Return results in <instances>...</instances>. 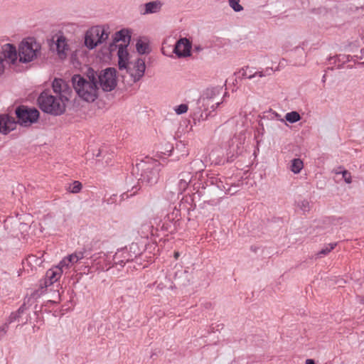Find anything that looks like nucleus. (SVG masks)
<instances>
[{"label": "nucleus", "mask_w": 364, "mask_h": 364, "mask_svg": "<svg viewBox=\"0 0 364 364\" xmlns=\"http://www.w3.org/2000/svg\"><path fill=\"white\" fill-rule=\"evenodd\" d=\"M73 88L83 101L93 102L99 97V87L95 80V70L89 68L85 75H74L72 77Z\"/></svg>", "instance_id": "1"}, {"label": "nucleus", "mask_w": 364, "mask_h": 364, "mask_svg": "<svg viewBox=\"0 0 364 364\" xmlns=\"http://www.w3.org/2000/svg\"><path fill=\"white\" fill-rule=\"evenodd\" d=\"M160 170L161 164L157 161L149 159L137 164L133 168L132 174L138 176L141 171L140 177L137 178L138 184L153 185L159 180Z\"/></svg>", "instance_id": "2"}, {"label": "nucleus", "mask_w": 364, "mask_h": 364, "mask_svg": "<svg viewBox=\"0 0 364 364\" xmlns=\"http://www.w3.org/2000/svg\"><path fill=\"white\" fill-rule=\"evenodd\" d=\"M38 103L43 112L53 115H60L65 111L63 96L55 97L47 90L41 93L38 98Z\"/></svg>", "instance_id": "3"}, {"label": "nucleus", "mask_w": 364, "mask_h": 364, "mask_svg": "<svg viewBox=\"0 0 364 364\" xmlns=\"http://www.w3.org/2000/svg\"><path fill=\"white\" fill-rule=\"evenodd\" d=\"M221 87H208L203 93L202 96L197 102L198 107L194 111V114H200L199 119L205 120L208 118V114L203 115L201 112L202 108L205 111L212 109L215 110L222 102H215L216 98L220 95Z\"/></svg>", "instance_id": "4"}, {"label": "nucleus", "mask_w": 364, "mask_h": 364, "mask_svg": "<svg viewBox=\"0 0 364 364\" xmlns=\"http://www.w3.org/2000/svg\"><path fill=\"white\" fill-rule=\"evenodd\" d=\"M41 45L34 38L23 40L18 46L19 60L21 63H29L39 55Z\"/></svg>", "instance_id": "5"}, {"label": "nucleus", "mask_w": 364, "mask_h": 364, "mask_svg": "<svg viewBox=\"0 0 364 364\" xmlns=\"http://www.w3.org/2000/svg\"><path fill=\"white\" fill-rule=\"evenodd\" d=\"M108 28L97 26L89 29L85 36V45L89 49L95 48L97 45L104 43L109 37Z\"/></svg>", "instance_id": "6"}, {"label": "nucleus", "mask_w": 364, "mask_h": 364, "mask_svg": "<svg viewBox=\"0 0 364 364\" xmlns=\"http://www.w3.org/2000/svg\"><path fill=\"white\" fill-rule=\"evenodd\" d=\"M95 80L97 85H100L105 92H110L117 86L116 70L114 68H108L100 73L95 70Z\"/></svg>", "instance_id": "7"}, {"label": "nucleus", "mask_w": 364, "mask_h": 364, "mask_svg": "<svg viewBox=\"0 0 364 364\" xmlns=\"http://www.w3.org/2000/svg\"><path fill=\"white\" fill-rule=\"evenodd\" d=\"M17 58V50L14 45L6 43L1 47L0 50V75L4 73L8 66L16 63Z\"/></svg>", "instance_id": "8"}, {"label": "nucleus", "mask_w": 364, "mask_h": 364, "mask_svg": "<svg viewBox=\"0 0 364 364\" xmlns=\"http://www.w3.org/2000/svg\"><path fill=\"white\" fill-rule=\"evenodd\" d=\"M18 122L24 127L30 126L37 122L39 117V112L35 108H28L24 106L18 107L16 109Z\"/></svg>", "instance_id": "9"}, {"label": "nucleus", "mask_w": 364, "mask_h": 364, "mask_svg": "<svg viewBox=\"0 0 364 364\" xmlns=\"http://www.w3.org/2000/svg\"><path fill=\"white\" fill-rule=\"evenodd\" d=\"M130 64L132 65V67L129 65L125 70L129 74L132 81L136 82L144 75L146 70L145 61L142 58H138L134 63H131Z\"/></svg>", "instance_id": "10"}, {"label": "nucleus", "mask_w": 364, "mask_h": 364, "mask_svg": "<svg viewBox=\"0 0 364 364\" xmlns=\"http://www.w3.org/2000/svg\"><path fill=\"white\" fill-rule=\"evenodd\" d=\"M55 50L60 59H65L70 49L67 38L63 35H57L53 38Z\"/></svg>", "instance_id": "11"}, {"label": "nucleus", "mask_w": 364, "mask_h": 364, "mask_svg": "<svg viewBox=\"0 0 364 364\" xmlns=\"http://www.w3.org/2000/svg\"><path fill=\"white\" fill-rule=\"evenodd\" d=\"M191 43L186 38H180L176 43L173 52L178 58L191 55Z\"/></svg>", "instance_id": "12"}, {"label": "nucleus", "mask_w": 364, "mask_h": 364, "mask_svg": "<svg viewBox=\"0 0 364 364\" xmlns=\"http://www.w3.org/2000/svg\"><path fill=\"white\" fill-rule=\"evenodd\" d=\"M131 41V31L129 29H122L114 34V43L110 45V50H114L115 45H127L129 44Z\"/></svg>", "instance_id": "13"}, {"label": "nucleus", "mask_w": 364, "mask_h": 364, "mask_svg": "<svg viewBox=\"0 0 364 364\" xmlns=\"http://www.w3.org/2000/svg\"><path fill=\"white\" fill-rule=\"evenodd\" d=\"M192 173L189 171H183L179 174L177 188L173 190L174 194H182V193L188 188V184L192 179Z\"/></svg>", "instance_id": "14"}, {"label": "nucleus", "mask_w": 364, "mask_h": 364, "mask_svg": "<svg viewBox=\"0 0 364 364\" xmlns=\"http://www.w3.org/2000/svg\"><path fill=\"white\" fill-rule=\"evenodd\" d=\"M114 47L117 48L118 65L119 70L127 68L130 64L129 63V54L127 51V45H115Z\"/></svg>", "instance_id": "15"}, {"label": "nucleus", "mask_w": 364, "mask_h": 364, "mask_svg": "<svg viewBox=\"0 0 364 364\" xmlns=\"http://www.w3.org/2000/svg\"><path fill=\"white\" fill-rule=\"evenodd\" d=\"M16 122L15 119L8 114L0 115V132L6 134L15 129Z\"/></svg>", "instance_id": "16"}, {"label": "nucleus", "mask_w": 364, "mask_h": 364, "mask_svg": "<svg viewBox=\"0 0 364 364\" xmlns=\"http://www.w3.org/2000/svg\"><path fill=\"white\" fill-rule=\"evenodd\" d=\"M162 6L163 3L159 0L149 1L144 5V9L141 10L140 13L142 15L159 13L161 10Z\"/></svg>", "instance_id": "17"}, {"label": "nucleus", "mask_w": 364, "mask_h": 364, "mask_svg": "<svg viewBox=\"0 0 364 364\" xmlns=\"http://www.w3.org/2000/svg\"><path fill=\"white\" fill-rule=\"evenodd\" d=\"M62 275V270L60 267H53L48 269L46 274L45 285L50 286L57 282Z\"/></svg>", "instance_id": "18"}, {"label": "nucleus", "mask_w": 364, "mask_h": 364, "mask_svg": "<svg viewBox=\"0 0 364 364\" xmlns=\"http://www.w3.org/2000/svg\"><path fill=\"white\" fill-rule=\"evenodd\" d=\"M272 72H273V70L271 68H267L264 70L257 71V72H255V73H252L251 70H249V69L247 68L242 73V75L245 77L251 80L256 77H263L265 76L271 75Z\"/></svg>", "instance_id": "19"}, {"label": "nucleus", "mask_w": 364, "mask_h": 364, "mask_svg": "<svg viewBox=\"0 0 364 364\" xmlns=\"http://www.w3.org/2000/svg\"><path fill=\"white\" fill-rule=\"evenodd\" d=\"M52 87L55 93L58 96H63L62 92L65 90L67 85L63 80L55 78L53 82Z\"/></svg>", "instance_id": "20"}, {"label": "nucleus", "mask_w": 364, "mask_h": 364, "mask_svg": "<svg viewBox=\"0 0 364 364\" xmlns=\"http://www.w3.org/2000/svg\"><path fill=\"white\" fill-rule=\"evenodd\" d=\"M136 49L137 52L141 54H146L149 53V47L147 43L139 40L136 44Z\"/></svg>", "instance_id": "21"}, {"label": "nucleus", "mask_w": 364, "mask_h": 364, "mask_svg": "<svg viewBox=\"0 0 364 364\" xmlns=\"http://www.w3.org/2000/svg\"><path fill=\"white\" fill-rule=\"evenodd\" d=\"M82 185L78 181H75L71 183L68 184L66 190L72 193H77L82 189Z\"/></svg>", "instance_id": "22"}, {"label": "nucleus", "mask_w": 364, "mask_h": 364, "mask_svg": "<svg viewBox=\"0 0 364 364\" xmlns=\"http://www.w3.org/2000/svg\"><path fill=\"white\" fill-rule=\"evenodd\" d=\"M303 166V161L300 159H294L291 161V171L294 173H299Z\"/></svg>", "instance_id": "23"}, {"label": "nucleus", "mask_w": 364, "mask_h": 364, "mask_svg": "<svg viewBox=\"0 0 364 364\" xmlns=\"http://www.w3.org/2000/svg\"><path fill=\"white\" fill-rule=\"evenodd\" d=\"M67 257L68 258V261H70L72 265L77 263L84 257V251H76Z\"/></svg>", "instance_id": "24"}, {"label": "nucleus", "mask_w": 364, "mask_h": 364, "mask_svg": "<svg viewBox=\"0 0 364 364\" xmlns=\"http://www.w3.org/2000/svg\"><path fill=\"white\" fill-rule=\"evenodd\" d=\"M285 119L290 123H295L301 119V116L297 112L292 111L285 114Z\"/></svg>", "instance_id": "25"}, {"label": "nucleus", "mask_w": 364, "mask_h": 364, "mask_svg": "<svg viewBox=\"0 0 364 364\" xmlns=\"http://www.w3.org/2000/svg\"><path fill=\"white\" fill-rule=\"evenodd\" d=\"M26 262L31 265L41 266L43 261L41 257H37L36 255H30L27 258Z\"/></svg>", "instance_id": "26"}, {"label": "nucleus", "mask_w": 364, "mask_h": 364, "mask_svg": "<svg viewBox=\"0 0 364 364\" xmlns=\"http://www.w3.org/2000/svg\"><path fill=\"white\" fill-rule=\"evenodd\" d=\"M336 243H330L323 247L321 251L318 253V255H326L328 254L334 247L336 246Z\"/></svg>", "instance_id": "27"}, {"label": "nucleus", "mask_w": 364, "mask_h": 364, "mask_svg": "<svg viewBox=\"0 0 364 364\" xmlns=\"http://www.w3.org/2000/svg\"><path fill=\"white\" fill-rule=\"evenodd\" d=\"M71 266L70 261H68V257H64L55 267H60L62 270V273L64 269H68Z\"/></svg>", "instance_id": "28"}, {"label": "nucleus", "mask_w": 364, "mask_h": 364, "mask_svg": "<svg viewBox=\"0 0 364 364\" xmlns=\"http://www.w3.org/2000/svg\"><path fill=\"white\" fill-rule=\"evenodd\" d=\"M188 109V107L186 104H181L174 107L175 112L178 115L186 113Z\"/></svg>", "instance_id": "29"}, {"label": "nucleus", "mask_w": 364, "mask_h": 364, "mask_svg": "<svg viewBox=\"0 0 364 364\" xmlns=\"http://www.w3.org/2000/svg\"><path fill=\"white\" fill-rule=\"evenodd\" d=\"M230 7L236 12L243 10V7L239 4V0H230L229 1Z\"/></svg>", "instance_id": "30"}, {"label": "nucleus", "mask_w": 364, "mask_h": 364, "mask_svg": "<svg viewBox=\"0 0 364 364\" xmlns=\"http://www.w3.org/2000/svg\"><path fill=\"white\" fill-rule=\"evenodd\" d=\"M23 312V306H21L16 312L11 313L9 318V322L11 323L16 320L21 313Z\"/></svg>", "instance_id": "31"}, {"label": "nucleus", "mask_w": 364, "mask_h": 364, "mask_svg": "<svg viewBox=\"0 0 364 364\" xmlns=\"http://www.w3.org/2000/svg\"><path fill=\"white\" fill-rule=\"evenodd\" d=\"M299 207L301 210H302L304 212H306L309 210V202L306 200H303L300 201L298 204Z\"/></svg>", "instance_id": "32"}, {"label": "nucleus", "mask_w": 364, "mask_h": 364, "mask_svg": "<svg viewBox=\"0 0 364 364\" xmlns=\"http://www.w3.org/2000/svg\"><path fill=\"white\" fill-rule=\"evenodd\" d=\"M342 174H343V177L344 178V181L347 183H350L352 182L350 173L348 171H343L342 172Z\"/></svg>", "instance_id": "33"}, {"label": "nucleus", "mask_w": 364, "mask_h": 364, "mask_svg": "<svg viewBox=\"0 0 364 364\" xmlns=\"http://www.w3.org/2000/svg\"><path fill=\"white\" fill-rule=\"evenodd\" d=\"M7 329V323L3 324L2 326H0V338L3 337L6 334Z\"/></svg>", "instance_id": "34"}, {"label": "nucleus", "mask_w": 364, "mask_h": 364, "mask_svg": "<svg viewBox=\"0 0 364 364\" xmlns=\"http://www.w3.org/2000/svg\"><path fill=\"white\" fill-rule=\"evenodd\" d=\"M306 364H315V362L312 359H307L306 360Z\"/></svg>", "instance_id": "35"}, {"label": "nucleus", "mask_w": 364, "mask_h": 364, "mask_svg": "<svg viewBox=\"0 0 364 364\" xmlns=\"http://www.w3.org/2000/svg\"><path fill=\"white\" fill-rule=\"evenodd\" d=\"M178 257H179V252H176L174 253V257H175L176 259H178Z\"/></svg>", "instance_id": "36"}, {"label": "nucleus", "mask_w": 364, "mask_h": 364, "mask_svg": "<svg viewBox=\"0 0 364 364\" xmlns=\"http://www.w3.org/2000/svg\"><path fill=\"white\" fill-rule=\"evenodd\" d=\"M119 264L121 266H123V265H124V261H123V260H122V261H120V262H119Z\"/></svg>", "instance_id": "37"}, {"label": "nucleus", "mask_w": 364, "mask_h": 364, "mask_svg": "<svg viewBox=\"0 0 364 364\" xmlns=\"http://www.w3.org/2000/svg\"><path fill=\"white\" fill-rule=\"evenodd\" d=\"M360 302H361L362 304H364V298H361V299H360Z\"/></svg>", "instance_id": "38"}, {"label": "nucleus", "mask_w": 364, "mask_h": 364, "mask_svg": "<svg viewBox=\"0 0 364 364\" xmlns=\"http://www.w3.org/2000/svg\"><path fill=\"white\" fill-rule=\"evenodd\" d=\"M101 154V150L99 151V153L97 154V156H100Z\"/></svg>", "instance_id": "39"}, {"label": "nucleus", "mask_w": 364, "mask_h": 364, "mask_svg": "<svg viewBox=\"0 0 364 364\" xmlns=\"http://www.w3.org/2000/svg\"><path fill=\"white\" fill-rule=\"evenodd\" d=\"M179 211L178 210H176V217L178 216V214Z\"/></svg>", "instance_id": "40"}, {"label": "nucleus", "mask_w": 364, "mask_h": 364, "mask_svg": "<svg viewBox=\"0 0 364 364\" xmlns=\"http://www.w3.org/2000/svg\"><path fill=\"white\" fill-rule=\"evenodd\" d=\"M168 218L169 219H172V220H173V219H174V218H171L170 215H168Z\"/></svg>", "instance_id": "41"}, {"label": "nucleus", "mask_w": 364, "mask_h": 364, "mask_svg": "<svg viewBox=\"0 0 364 364\" xmlns=\"http://www.w3.org/2000/svg\"><path fill=\"white\" fill-rule=\"evenodd\" d=\"M133 188H136H136H137V186H133Z\"/></svg>", "instance_id": "42"}]
</instances>
